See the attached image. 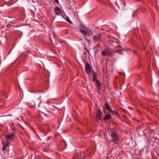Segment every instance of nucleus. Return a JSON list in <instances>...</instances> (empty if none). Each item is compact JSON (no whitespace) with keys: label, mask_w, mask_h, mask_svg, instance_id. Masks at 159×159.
Returning <instances> with one entry per match:
<instances>
[{"label":"nucleus","mask_w":159,"mask_h":159,"mask_svg":"<svg viewBox=\"0 0 159 159\" xmlns=\"http://www.w3.org/2000/svg\"><path fill=\"white\" fill-rule=\"evenodd\" d=\"M80 26V31L84 36H90L92 35L91 31L89 30L85 26L81 24Z\"/></svg>","instance_id":"1"},{"label":"nucleus","mask_w":159,"mask_h":159,"mask_svg":"<svg viewBox=\"0 0 159 159\" xmlns=\"http://www.w3.org/2000/svg\"><path fill=\"white\" fill-rule=\"evenodd\" d=\"M111 137L112 142L115 144H117L118 143L119 138L116 133L114 131H112L111 134Z\"/></svg>","instance_id":"2"},{"label":"nucleus","mask_w":159,"mask_h":159,"mask_svg":"<svg viewBox=\"0 0 159 159\" xmlns=\"http://www.w3.org/2000/svg\"><path fill=\"white\" fill-rule=\"evenodd\" d=\"M15 138V136L13 134L8 133L7 134L6 136V139L7 142L12 141Z\"/></svg>","instance_id":"3"},{"label":"nucleus","mask_w":159,"mask_h":159,"mask_svg":"<svg viewBox=\"0 0 159 159\" xmlns=\"http://www.w3.org/2000/svg\"><path fill=\"white\" fill-rule=\"evenodd\" d=\"M55 14L58 15H60L62 13L60 8L57 6L55 7Z\"/></svg>","instance_id":"4"},{"label":"nucleus","mask_w":159,"mask_h":159,"mask_svg":"<svg viewBox=\"0 0 159 159\" xmlns=\"http://www.w3.org/2000/svg\"><path fill=\"white\" fill-rule=\"evenodd\" d=\"M102 111L100 110H98V112L96 114V116L97 118L99 120H101L102 118Z\"/></svg>","instance_id":"5"},{"label":"nucleus","mask_w":159,"mask_h":159,"mask_svg":"<svg viewBox=\"0 0 159 159\" xmlns=\"http://www.w3.org/2000/svg\"><path fill=\"white\" fill-rule=\"evenodd\" d=\"M85 69L87 73H89L91 70L90 67L89 63H87L85 67Z\"/></svg>","instance_id":"6"},{"label":"nucleus","mask_w":159,"mask_h":159,"mask_svg":"<svg viewBox=\"0 0 159 159\" xmlns=\"http://www.w3.org/2000/svg\"><path fill=\"white\" fill-rule=\"evenodd\" d=\"M105 108L109 112H112V111L111 110L110 106L107 103L105 104Z\"/></svg>","instance_id":"7"},{"label":"nucleus","mask_w":159,"mask_h":159,"mask_svg":"<svg viewBox=\"0 0 159 159\" xmlns=\"http://www.w3.org/2000/svg\"><path fill=\"white\" fill-rule=\"evenodd\" d=\"M100 39V36L99 34H96L94 36L93 40L96 42L99 40Z\"/></svg>","instance_id":"8"},{"label":"nucleus","mask_w":159,"mask_h":159,"mask_svg":"<svg viewBox=\"0 0 159 159\" xmlns=\"http://www.w3.org/2000/svg\"><path fill=\"white\" fill-rule=\"evenodd\" d=\"M111 117V116L108 114L106 115L103 118V119L104 120H107L110 119Z\"/></svg>","instance_id":"9"},{"label":"nucleus","mask_w":159,"mask_h":159,"mask_svg":"<svg viewBox=\"0 0 159 159\" xmlns=\"http://www.w3.org/2000/svg\"><path fill=\"white\" fill-rule=\"evenodd\" d=\"M9 143L7 142L5 145H4L3 144V147L2 148V151H4L6 149V148L8 147Z\"/></svg>","instance_id":"10"},{"label":"nucleus","mask_w":159,"mask_h":159,"mask_svg":"<svg viewBox=\"0 0 159 159\" xmlns=\"http://www.w3.org/2000/svg\"><path fill=\"white\" fill-rule=\"evenodd\" d=\"M102 55L103 56H106L110 55V54L108 52H106L105 51H103L102 52Z\"/></svg>","instance_id":"11"},{"label":"nucleus","mask_w":159,"mask_h":159,"mask_svg":"<svg viewBox=\"0 0 159 159\" xmlns=\"http://www.w3.org/2000/svg\"><path fill=\"white\" fill-rule=\"evenodd\" d=\"M96 82L98 84V89H101V86H100V85L99 84H100V83L98 81H96Z\"/></svg>","instance_id":"12"},{"label":"nucleus","mask_w":159,"mask_h":159,"mask_svg":"<svg viewBox=\"0 0 159 159\" xmlns=\"http://www.w3.org/2000/svg\"><path fill=\"white\" fill-rule=\"evenodd\" d=\"M110 113H111L112 114H115L116 115H118V113L116 111H112V112H111Z\"/></svg>","instance_id":"13"},{"label":"nucleus","mask_w":159,"mask_h":159,"mask_svg":"<svg viewBox=\"0 0 159 159\" xmlns=\"http://www.w3.org/2000/svg\"><path fill=\"white\" fill-rule=\"evenodd\" d=\"M55 2H58V0H55Z\"/></svg>","instance_id":"14"},{"label":"nucleus","mask_w":159,"mask_h":159,"mask_svg":"<svg viewBox=\"0 0 159 159\" xmlns=\"http://www.w3.org/2000/svg\"><path fill=\"white\" fill-rule=\"evenodd\" d=\"M69 22L70 23H72V22L70 21V20L69 21Z\"/></svg>","instance_id":"15"}]
</instances>
